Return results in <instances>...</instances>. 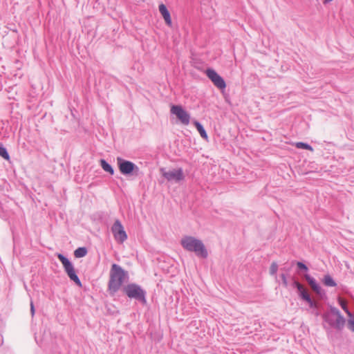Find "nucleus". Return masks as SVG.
<instances>
[{
  "mask_svg": "<svg viewBox=\"0 0 354 354\" xmlns=\"http://www.w3.org/2000/svg\"><path fill=\"white\" fill-rule=\"evenodd\" d=\"M171 113L175 115L184 125H188L190 122V115L180 105H173Z\"/></svg>",
  "mask_w": 354,
  "mask_h": 354,
  "instance_id": "1a4fd4ad",
  "label": "nucleus"
},
{
  "mask_svg": "<svg viewBox=\"0 0 354 354\" xmlns=\"http://www.w3.org/2000/svg\"><path fill=\"white\" fill-rule=\"evenodd\" d=\"M290 269H291V267H286V266L281 268L282 270H283L286 272H288L290 270Z\"/></svg>",
  "mask_w": 354,
  "mask_h": 354,
  "instance_id": "c85d7f7f",
  "label": "nucleus"
},
{
  "mask_svg": "<svg viewBox=\"0 0 354 354\" xmlns=\"http://www.w3.org/2000/svg\"><path fill=\"white\" fill-rule=\"evenodd\" d=\"M124 293L130 299H133L142 305L147 304V292L138 284L131 283L123 288Z\"/></svg>",
  "mask_w": 354,
  "mask_h": 354,
  "instance_id": "20e7f679",
  "label": "nucleus"
},
{
  "mask_svg": "<svg viewBox=\"0 0 354 354\" xmlns=\"http://www.w3.org/2000/svg\"><path fill=\"white\" fill-rule=\"evenodd\" d=\"M278 270V265L276 262H272L270 268V274L275 275Z\"/></svg>",
  "mask_w": 354,
  "mask_h": 354,
  "instance_id": "aec40b11",
  "label": "nucleus"
},
{
  "mask_svg": "<svg viewBox=\"0 0 354 354\" xmlns=\"http://www.w3.org/2000/svg\"><path fill=\"white\" fill-rule=\"evenodd\" d=\"M323 283L326 286H328V287H335L337 286V283H335V281L333 280L332 277L329 274L324 275V279H323Z\"/></svg>",
  "mask_w": 354,
  "mask_h": 354,
  "instance_id": "2eb2a0df",
  "label": "nucleus"
},
{
  "mask_svg": "<svg viewBox=\"0 0 354 354\" xmlns=\"http://www.w3.org/2000/svg\"><path fill=\"white\" fill-rule=\"evenodd\" d=\"M348 316L347 327L350 330L354 333V313L348 312Z\"/></svg>",
  "mask_w": 354,
  "mask_h": 354,
  "instance_id": "f3484780",
  "label": "nucleus"
},
{
  "mask_svg": "<svg viewBox=\"0 0 354 354\" xmlns=\"http://www.w3.org/2000/svg\"><path fill=\"white\" fill-rule=\"evenodd\" d=\"M117 163L120 171L125 176L135 174L138 175L139 168L133 162L124 160L120 157L117 158Z\"/></svg>",
  "mask_w": 354,
  "mask_h": 354,
  "instance_id": "423d86ee",
  "label": "nucleus"
},
{
  "mask_svg": "<svg viewBox=\"0 0 354 354\" xmlns=\"http://www.w3.org/2000/svg\"><path fill=\"white\" fill-rule=\"evenodd\" d=\"M30 313H31L32 316H33L35 315V307H34L32 301L30 302Z\"/></svg>",
  "mask_w": 354,
  "mask_h": 354,
  "instance_id": "bb28decb",
  "label": "nucleus"
},
{
  "mask_svg": "<svg viewBox=\"0 0 354 354\" xmlns=\"http://www.w3.org/2000/svg\"><path fill=\"white\" fill-rule=\"evenodd\" d=\"M322 318L324 322L328 325L327 327L325 324H323L324 328L327 330L333 328L337 330H342L346 323V319L342 315L339 310L333 306H330V310L322 315Z\"/></svg>",
  "mask_w": 354,
  "mask_h": 354,
  "instance_id": "f03ea898",
  "label": "nucleus"
},
{
  "mask_svg": "<svg viewBox=\"0 0 354 354\" xmlns=\"http://www.w3.org/2000/svg\"><path fill=\"white\" fill-rule=\"evenodd\" d=\"M207 77L212 82L214 85L219 89H224L226 84L223 78L212 68H207L205 71Z\"/></svg>",
  "mask_w": 354,
  "mask_h": 354,
  "instance_id": "9d476101",
  "label": "nucleus"
},
{
  "mask_svg": "<svg viewBox=\"0 0 354 354\" xmlns=\"http://www.w3.org/2000/svg\"><path fill=\"white\" fill-rule=\"evenodd\" d=\"M180 244L185 250L194 252L198 257L205 259L208 256L207 250L202 241L194 236H184L180 240Z\"/></svg>",
  "mask_w": 354,
  "mask_h": 354,
  "instance_id": "7ed1b4c3",
  "label": "nucleus"
},
{
  "mask_svg": "<svg viewBox=\"0 0 354 354\" xmlns=\"http://www.w3.org/2000/svg\"><path fill=\"white\" fill-rule=\"evenodd\" d=\"M301 283H300L298 281L294 279L293 280V286L295 287L296 288H297L299 286H301Z\"/></svg>",
  "mask_w": 354,
  "mask_h": 354,
  "instance_id": "a878e982",
  "label": "nucleus"
},
{
  "mask_svg": "<svg viewBox=\"0 0 354 354\" xmlns=\"http://www.w3.org/2000/svg\"><path fill=\"white\" fill-rule=\"evenodd\" d=\"M296 147L299 149H304L311 151H313V147L310 145L302 142H297Z\"/></svg>",
  "mask_w": 354,
  "mask_h": 354,
  "instance_id": "a211bd4d",
  "label": "nucleus"
},
{
  "mask_svg": "<svg viewBox=\"0 0 354 354\" xmlns=\"http://www.w3.org/2000/svg\"><path fill=\"white\" fill-rule=\"evenodd\" d=\"M281 278L282 279V283H283V285L285 286V287H287L288 286V280H287V277H286V274L285 273H282L281 274Z\"/></svg>",
  "mask_w": 354,
  "mask_h": 354,
  "instance_id": "b1692460",
  "label": "nucleus"
},
{
  "mask_svg": "<svg viewBox=\"0 0 354 354\" xmlns=\"http://www.w3.org/2000/svg\"><path fill=\"white\" fill-rule=\"evenodd\" d=\"M111 232L115 241L119 243H122L127 239V234L118 219L115 220L112 225Z\"/></svg>",
  "mask_w": 354,
  "mask_h": 354,
  "instance_id": "0eeeda50",
  "label": "nucleus"
},
{
  "mask_svg": "<svg viewBox=\"0 0 354 354\" xmlns=\"http://www.w3.org/2000/svg\"><path fill=\"white\" fill-rule=\"evenodd\" d=\"M100 166L106 172L109 173L111 175L114 174V169L112 166L108 163L105 160L101 159L100 161Z\"/></svg>",
  "mask_w": 354,
  "mask_h": 354,
  "instance_id": "ddd939ff",
  "label": "nucleus"
},
{
  "mask_svg": "<svg viewBox=\"0 0 354 354\" xmlns=\"http://www.w3.org/2000/svg\"><path fill=\"white\" fill-rule=\"evenodd\" d=\"M159 12L162 15L163 19H165L166 24L171 27L172 24L171 19L170 13L167 10V7L165 6V5L162 3L159 6Z\"/></svg>",
  "mask_w": 354,
  "mask_h": 354,
  "instance_id": "f8f14e48",
  "label": "nucleus"
},
{
  "mask_svg": "<svg viewBox=\"0 0 354 354\" xmlns=\"http://www.w3.org/2000/svg\"><path fill=\"white\" fill-rule=\"evenodd\" d=\"M299 296L301 297L302 299H304L306 301L307 300H309L310 298V295L308 294V292H307L306 290H304L302 292H301L299 293Z\"/></svg>",
  "mask_w": 354,
  "mask_h": 354,
  "instance_id": "412c9836",
  "label": "nucleus"
},
{
  "mask_svg": "<svg viewBox=\"0 0 354 354\" xmlns=\"http://www.w3.org/2000/svg\"><path fill=\"white\" fill-rule=\"evenodd\" d=\"M332 1H333V0H324L323 3H324V4H326V3H329V2Z\"/></svg>",
  "mask_w": 354,
  "mask_h": 354,
  "instance_id": "c756f323",
  "label": "nucleus"
},
{
  "mask_svg": "<svg viewBox=\"0 0 354 354\" xmlns=\"http://www.w3.org/2000/svg\"><path fill=\"white\" fill-rule=\"evenodd\" d=\"M194 124L196 127V129L198 130V133H200L201 136L203 138L207 139V134L206 131L205 130L203 126L199 122H198L196 120L194 121Z\"/></svg>",
  "mask_w": 354,
  "mask_h": 354,
  "instance_id": "4468645a",
  "label": "nucleus"
},
{
  "mask_svg": "<svg viewBox=\"0 0 354 354\" xmlns=\"http://www.w3.org/2000/svg\"><path fill=\"white\" fill-rule=\"evenodd\" d=\"M161 171L162 176L165 178L168 181L179 183L185 179V175L182 168L169 171H165V169H161Z\"/></svg>",
  "mask_w": 354,
  "mask_h": 354,
  "instance_id": "6e6552de",
  "label": "nucleus"
},
{
  "mask_svg": "<svg viewBox=\"0 0 354 354\" xmlns=\"http://www.w3.org/2000/svg\"><path fill=\"white\" fill-rule=\"evenodd\" d=\"M306 302L309 304L310 308H318L317 303L315 302V301H313L311 299V297L310 298L309 300H307Z\"/></svg>",
  "mask_w": 354,
  "mask_h": 354,
  "instance_id": "5701e85b",
  "label": "nucleus"
},
{
  "mask_svg": "<svg viewBox=\"0 0 354 354\" xmlns=\"http://www.w3.org/2000/svg\"><path fill=\"white\" fill-rule=\"evenodd\" d=\"M341 306H342V309L346 312V313L347 315H348V312H351L345 304H341Z\"/></svg>",
  "mask_w": 354,
  "mask_h": 354,
  "instance_id": "393cba45",
  "label": "nucleus"
},
{
  "mask_svg": "<svg viewBox=\"0 0 354 354\" xmlns=\"http://www.w3.org/2000/svg\"><path fill=\"white\" fill-rule=\"evenodd\" d=\"M296 263L299 270H304L306 272L308 270V267L304 263H302L301 261H297Z\"/></svg>",
  "mask_w": 354,
  "mask_h": 354,
  "instance_id": "4be33fe9",
  "label": "nucleus"
},
{
  "mask_svg": "<svg viewBox=\"0 0 354 354\" xmlns=\"http://www.w3.org/2000/svg\"><path fill=\"white\" fill-rule=\"evenodd\" d=\"M306 280L308 281V284L311 287V288L316 292V294L319 295H322L324 294V292L319 285L316 282V280L310 277L309 274H306L304 276Z\"/></svg>",
  "mask_w": 354,
  "mask_h": 354,
  "instance_id": "9b49d317",
  "label": "nucleus"
},
{
  "mask_svg": "<svg viewBox=\"0 0 354 354\" xmlns=\"http://www.w3.org/2000/svg\"><path fill=\"white\" fill-rule=\"evenodd\" d=\"M297 290L299 292V294L302 292L303 290H306L302 284H301L300 286H299L297 288Z\"/></svg>",
  "mask_w": 354,
  "mask_h": 354,
  "instance_id": "cd10ccee",
  "label": "nucleus"
},
{
  "mask_svg": "<svg viewBox=\"0 0 354 354\" xmlns=\"http://www.w3.org/2000/svg\"><path fill=\"white\" fill-rule=\"evenodd\" d=\"M57 258L62 263L64 270L70 279L74 281L77 286L80 287L82 286L81 281L77 275L73 265L69 259L62 254H58Z\"/></svg>",
  "mask_w": 354,
  "mask_h": 354,
  "instance_id": "39448f33",
  "label": "nucleus"
},
{
  "mask_svg": "<svg viewBox=\"0 0 354 354\" xmlns=\"http://www.w3.org/2000/svg\"><path fill=\"white\" fill-rule=\"evenodd\" d=\"M128 273L118 264L113 263L110 270L108 289L111 294L117 292L124 281Z\"/></svg>",
  "mask_w": 354,
  "mask_h": 354,
  "instance_id": "f257e3e1",
  "label": "nucleus"
},
{
  "mask_svg": "<svg viewBox=\"0 0 354 354\" xmlns=\"http://www.w3.org/2000/svg\"><path fill=\"white\" fill-rule=\"evenodd\" d=\"M0 156L6 160H9L10 158L7 149L2 145H0Z\"/></svg>",
  "mask_w": 354,
  "mask_h": 354,
  "instance_id": "6ab92c4d",
  "label": "nucleus"
},
{
  "mask_svg": "<svg viewBox=\"0 0 354 354\" xmlns=\"http://www.w3.org/2000/svg\"><path fill=\"white\" fill-rule=\"evenodd\" d=\"M87 254V249L84 247H80L76 249L74 252V255L76 258L84 257Z\"/></svg>",
  "mask_w": 354,
  "mask_h": 354,
  "instance_id": "dca6fc26",
  "label": "nucleus"
}]
</instances>
